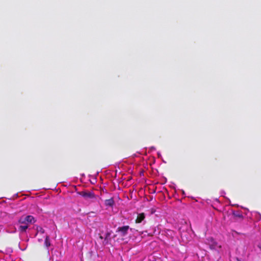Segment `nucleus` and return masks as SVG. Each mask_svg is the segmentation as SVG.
<instances>
[{
    "instance_id": "f257e3e1",
    "label": "nucleus",
    "mask_w": 261,
    "mask_h": 261,
    "mask_svg": "<svg viewBox=\"0 0 261 261\" xmlns=\"http://www.w3.org/2000/svg\"><path fill=\"white\" fill-rule=\"evenodd\" d=\"M82 196L85 200H90L96 198L94 193L91 191H83L77 193Z\"/></svg>"
},
{
    "instance_id": "f03ea898",
    "label": "nucleus",
    "mask_w": 261,
    "mask_h": 261,
    "mask_svg": "<svg viewBox=\"0 0 261 261\" xmlns=\"http://www.w3.org/2000/svg\"><path fill=\"white\" fill-rule=\"evenodd\" d=\"M129 228V226H123L122 227H119L117 228V231L121 233L122 236H125L127 233V231Z\"/></svg>"
},
{
    "instance_id": "7ed1b4c3",
    "label": "nucleus",
    "mask_w": 261,
    "mask_h": 261,
    "mask_svg": "<svg viewBox=\"0 0 261 261\" xmlns=\"http://www.w3.org/2000/svg\"><path fill=\"white\" fill-rule=\"evenodd\" d=\"M145 218V215L144 213H140L138 215L137 217L135 220L136 223H141Z\"/></svg>"
},
{
    "instance_id": "20e7f679",
    "label": "nucleus",
    "mask_w": 261,
    "mask_h": 261,
    "mask_svg": "<svg viewBox=\"0 0 261 261\" xmlns=\"http://www.w3.org/2000/svg\"><path fill=\"white\" fill-rule=\"evenodd\" d=\"M111 234V231H108L105 236L104 241L103 244L105 245L108 244L111 240L110 236Z\"/></svg>"
},
{
    "instance_id": "39448f33",
    "label": "nucleus",
    "mask_w": 261,
    "mask_h": 261,
    "mask_svg": "<svg viewBox=\"0 0 261 261\" xmlns=\"http://www.w3.org/2000/svg\"><path fill=\"white\" fill-rule=\"evenodd\" d=\"M28 228V224H23L19 226L18 230L21 232H24Z\"/></svg>"
},
{
    "instance_id": "423d86ee",
    "label": "nucleus",
    "mask_w": 261,
    "mask_h": 261,
    "mask_svg": "<svg viewBox=\"0 0 261 261\" xmlns=\"http://www.w3.org/2000/svg\"><path fill=\"white\" fill-rule=\"evenodd\" d=\"M105 205L107 206H112L114 203V200L112 198L106 199L105 202Z\"/></svg>"
},
{
    "instance_id": "0eeeda50",
    "label": "nucleus",
    "mask_w": 261,
    "mask_h": 261,
    "mask_svg": "<svg viewBox=\"0 0 261 261\" xmlns=\"http://www.w3.org/2000/svg\"><path fill=\"white\" fill-rule=\"evenodd\" d=\"M26 221H27L28 223H32L35 222L34 218L33 216L29 215L27 216H25Z\"/></svg>"
},
{
    "instance_id": "6e6552de",
    "label": "nucleus",
    "mask_w": 261,
    "mask_h": 261,
    "mask_svg": "<svg viewBox=\"0 0 261 261\" xmlns=\"http://www.w3.org/2000/svg\"><path fill=\"white\" fill-rule=\"evenodd\" d=\"M18 223L22 224H28L25 217H21L18 220Z\"/></svg>"
},
{
    "instance_id": "1a4fd4ad",
    "label": "nucleus",
    "mask_w": 261,
    "mask_h": 261,
    "mask_svg": "<svg viewBox=\"0 0 261 261\" xmlns=\"http://www.w3.org/2000/svg\"><path fill=\"white\" fill-rule=\"evenodd\" d=\"M44 244L47 247L50 246V243L49 242V237L48 236H46Z\"/></svg>"
},
{
    "instance_id": "9d476101",
    "label": "nucleus",
    "mask_w": 261,
    "mask_h": 261,
    "mask_svg": "<svg viewBox=\"0 0 261 261\" xmlns=\"http://www.w3.org/2000/svg\"><path fill=\"white\" fill-rule=\"evenodd\" d=\"M233 215L235 217H237V218H239L241 219H243V215H242V214H241V213L238 212L237 213H234L233 212Z\"/></svg>"
},
{
    "instance_id": "9b49d317",
    "label": "nucleus",
    "mask_w": 261,
    "mask_h": 261,
    "mask_svg": "<svg viewBox=\"0 0 261 261\" xmlns=\"http://www.w3.org/2000/svg\"><path fill=\"white\" fill-rule=\"evenodd\" d=\"M37 232L43 234L44 233V229L41 226H37L36 228Z\"/></svg>"
},
{
    "instance_id": "f8f14e48",
    "label": "nucleus",
    "mask_w": 261,
    "mask_h": 261,
    "mask_svg": "<svg viewBox=\"0 0 261 261\" xmlns=\"http://www.w3.org/2000/svg\"><path fill=\"white\" fill-rule=\"evenodd\" d=\"M99 238H100V239L102 240V239H103V237L102 236H101V235H100V236H99Z\"/></svg>"
},
{
    "instance_id": "ddd939ff",
    "label": "nucleus",
    "mask_w": 261,
    "mask_h": 261,
    "mask_svg": "<svg viewBox=\"0 0 261 261\" xmlns=\"http://www.w3.org/2000/svg\"><path fill=\"white\" fill-rule=\"evenodd\" d=\"M259 247L261 249V244L259 245Z\"/></svg>"
}]
</instances>
